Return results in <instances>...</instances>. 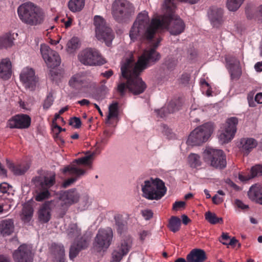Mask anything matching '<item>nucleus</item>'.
<instances>
[{"instance_id": "23", "label": "nucleus", "mask_w": 262, "mask_h": 262, "mask_svg": "<svg viewBox=\"0 0 262 262\" xmlns=\"http://www.w3.org/2000/svg\"><path fill=\"white\" fill-rule=\"evenodd\" d=\"M53 202H46L40 207L38 212V220L43 223H48L51 219V211L53 209Z\"/></svg>"}, {"instance_id": "41", "label": "nucleus", "mask_w": 262, "mask_h": 262, "mask_svg": "<svg viewBox=\"0 0 262 262\" xmlns=\"http://www.w3.org/2000/svg\"><path fill=\"white\" fill-rule=\"evenodd\" d=\"M80 47V40L78 37H73L67 43L68 51L72 53Z\"/></svg>"}, {"instance_id": "32", "label": "nucleus", "mask_w": 262, "mask_h": 262, "mask_svg": "<svg viewBox=\"0 0 262 262\" xmlns=\"http://www.w3.org/2000/svg\"><path fill=\"white\" fill-rule=\"evenodd\" d=\"M34 212L32 205L30 203H26L23 206L22 209L21 219L25 222H29L32 219Z\"/></svg>"}, {"instance_id": "44", "label": "nucleus", "mask_w": 262, "mask_h": 262, "mask_svg": "<svg viewBox=\"0 0 262 262\" xmlns=\"http://www.w3.org/2000/svg\"><path fill=\"white\" fill-rule=\"evenodd\" d=\"M188 162L190 166L196 168L201 164L200 157L195 154H191L188 157Z\"/></svg>"}, {"instance_id": "52", "label": "nucleus", "mask_w": 262, "mask_h": 262, "mask_svg": "<svg viewBox=\"0 0 262 262\" xmlns=\"http://www.w3.org/2000/svg\"><path fill=\"white\" fill-rule=\"evenodd\" d=\"M93 155H89L87 156H85L83 158H79L75 160V162L78 164H85L88 165L89 164V161L90 159L92 158Z\"/></svg>"}, {"instance_id": "55", "label": "nucleus", "mask_w": 262, "mask_h": 262, "mask_svg": "<svg viewBox=\"0 0 262 262\" xmlns=\"http://www.w3.org/2000/svg\"><path fill=\"white\" fill-rule=\"evenodd\" d=\"M142 214L144 218L147 220L150 219L153 216L152 211L148 209L143 210Z\"/></svg>"}, {"instance_id": "12", "label": "nucleus", "mask_w": 262, "mask_h": 262, "mask_svg": "<svg viewBox=\"0 0 262 262\" xmlns=\"http://www.w3.org/2000/svg\"><path fill=\"white\" fill-rule=\"evenodd\" d=\"M238 119L236 117L228 119L226 123L221 128L219 139L222 143H227L234 138L236 132Z\"/></svg>"}, {"instance_id": "2", "label": "nucleus", "mask_w": 262, "mask_h": 262, "mask_svg": "<svg viewBox=\"0 0 262 262\" xmlns=\"http://www.w3.org/2000/svg\"><path fill=\"white\" fill-rule=\"evenodd\" d=\"M167 12L169 13L168 17H156L151 20L146 11L140 12L134 21L129 31L131 40L150 41L154 37L156 33L159 30L166 28L171 34L177 35L184 32L185 25L179 17H174L172 11L165 7Z\"/></svg>"}, {"instance_id": "18", "label": "nucleus", "mask_w": 262, "mask_h": 262, "mask_svg": "<svg viewBox=\"0 0 262 262\" xmlns=\"http://www.w3.org/2000/svg\"><path fill=\"white\" fill-rule=\"evenodd\" d=\"M227 68L229 70L231 78L237 80L242 74L239 61L233 56H228L226 57Z\"/></svg>"}, {"instance_id": "59", "label": "nucleus", "mask_w": 262, "mask_h": 262, "mask_svg": "<svg viewBox=\"0 0 262 262\" xmlns=\"http://www.w3.org/2000/svg\"><path fill=\"white\" fill-rule=\"evenodd\" d=\"M9 185L7 183L0 184V191L2 193H6L9 190Z\"/></svg>"}, {"instance_id": "54", "label": "nucleus", "mask_w": 262, "mask_h": 262, "mask_svg": "<svg viewBox=\"0 0 262 262\" xmlns=\"http://www.w3.org/2000/svg\"><path fill=\"white\" fill-rule=\"evenodd\" d=\"M185 205V202L177 201L173 204L172 208L174 210H178L180 208H184Z\"/></svg>"}, {"instance_id": "63", "label": "nucleus", "mask_w": 262, "mask_h": 262, "mask_svg": "<svg viewBox=\"0 0 262 262\" xmlns=\"http://www.w3.org/2000/svg\"><path fill=\"white\" fill-rule=\"evenodd\" d=\"M0 262H11L10 257L6 254H0Z\"/></svg>"}, {"instance_id": "60", "label": "nucleus", "mask_w": 262, "mask_h": 262, "mask_svg": "<svg viewBox=\"0 0 262 262\" xmlns=\"http://www.w3.org/2000/svg\"><path fill=\"white\" fill-rule=\"evenodd\" d=\"M190 79V76L189 74L185 73L182 74L181 78V82L183 84H187L188 83Z\"/></svg>"}, {"instance_id": "39", "label": "nucleus", "mask_w": 262, "mask_h": 262, "mask_svg": "<svg viewBox=\"0 0 262 262\" xmlns=\"http://www.w3.org/2000/svg\"><path fill=\"white\" fill-rule=\"evenodd\" d=\"M54 249V252L56 255V257L58 259V262L59 260L63 259L64 261V249L62 245L55 244L52 245Z\"/></svg>"}, {"instance_id": "6", "label": "nucleus", "mask_w": 262, "mask_h": 262, "mask_svg": "<svg viewBox=\"0 0 262 262\" xmlns=\"http://www.w3.org/2000/svg\"><path fill=\"white\" fill-rule=\"evenodd\" d=\"M213 125L207 122L195 128L189 135L187 141L188 144L192 146L200 145L206 142L213 133Z\"/></svg>"}, {"instance_id": "49", "label": "nucleus", "mask_w": 262, "mask_h": 262, "mask_svg": "<svg viewBox=\"0 0 262 262\" xmlns=\"http://www.w3.org/2000/svg\"><path fill=\"white\" fill-rule=\"evenodd\" d=\"M252 177L262 176V165H256L251 169Z\"/></svg>"}, {"instance_id": "14", "label": "nucleus", "mask_w": 262, "mask_h": 262, "mask_svg": "<svg viewBox=\"0 0 262 262\" xmlns=\"http://www.w3.org/2000/svg\"><path fill=\"white\" fill-rule=\"evenodd\" d=\"M40 52L49 67L54 69L60 65L61 60L59 55L56 51L51 50L48 46L41 45Z\"/></svg>"}, {"instance_id": "62", "label": "nucleus", "mask_w": 262, "mask_h": 262, "mask_svg": "<svg viewBox=\"0 0 262 262\" xmlns=\"http://www.w3.org/2000/svg\"><path fill=\"white\" fill-rule=\"evenodd\" d=\"M212 200L213 203L215 204H220L223 201V199L222 198L218 196L217 194H215L214 196H213Z\"/></svg>"}, {"instance_id": "58", "label": "nucleus", "mask_w": 262, "mask_h": 262, "mask_svg": "<svg viewBox=\"0 0 262 262\" xmlns=\"http://www.w3.org/2000/svg\"><path fill=\"white\" fill-rule=\"evenodd\" d=\"M235 204L236 206L242 209H246L249 208L248 206L244 204L243 202L239 200H236L235 201Z\"/></svg>"}, {"instance_id": "15", "label": "nucleus", "mask_w": 262, "mask_h": 262, "mask_svg": "<svg viewBox=\"0 0 262 262\" xmlns=\"http://www.w3.org/2000/svg\"><path fill=\"white\" fill-rule=\"evenodd\" d=\"M31 118L24 114L15 115L11 117L7 122L6 127L11 129H26L31 125Z\"/></svg>"}, {"instance_id": "48", "label": "nucleus", "mask_w": 262, "mask_h": 262, "mask_svg": "<svg viewBox=\"0 0 262 262\" xmlns=\"http://www.w3.org/2000/svg\"><path fill=\"white\" fill-rule=\"evenodd\" d=\"M53 102L54 98L53 95L51 93H50L48 94L46 98L44 100L43 103V109L46 110L49 109L50 107V106L53 104Z\"/></svg>"}, {"instance_id": "57", "label": "nucleus", "mask_w": 262, "mask_h": 262, "mask_svg": "<svg viewBox=\"0 0 262 262\" xmlns=\"http://www.w3.org/2000/svg\"><path fill=\"white\" fill-rule=\"evenodd\" d=\"M150 234V233L147 230H142L140 231L139 233L140 240L143 241L146 238V237H147Z\"/></svg>"}, {"instance_id": "25", "label": "nucleus", "mask_w": 262, "mask_h": 262, "mask_svg": "<svg viewBox=\"0 0 262 262\" xmlns=\"http://www.w3.org/2000/svg\"><path fill=\"white\" fill-rule=\"evenodd\" d=\"M248 195L251 200L262 205V185L259 184L252 185L248 192Z\"/></svg>"}, {"instance_id": "20", "label": "nucleus", "mask_w": 262, "mask_h": 262, "mask_svg": "<svg viewBox=\"0 0 262 262\" xmlns=\"http://www.w3.org/2000/svg\"><path fill=\"white\" fill-rule=\"evenodd\" d=\"M80 198V194L76 189L73 188L61 192L59 199L70 206L77 203Z\"/></svg>"}, {"instance_id": "8", "label": "nucleus", "mask_w": 262, "mask_h": 262, "mask_svg": "<svg viewBox=\"0 0 262 262\" xmlns=\"http://www.w3.org/2000/svg\"><path fill=\"white\" fill-rule=\"evenodd\" d=\"M94 25L97 39L103 40L107 46H110L115 37L112 29L107 26L104 18L99 15L95 16Z\"/></svg>"}, {"instance_id": "24", "label": "nucleus", "mask_w": 262, "mask_h": 262, "mask_svg": "<svg viewBox=\"0 0 262 262\" xmlns=\"http://www.w3.org/2000/svg\"><path fill=\"white\" fill-rule=\"evenodd\" d=\"M88 246V241L81 238L77 242H74L71 246L69 252L70 259L73 260L82 250L85 249Z\"/></svg>"}, {"instance_id": "64", "label": "nucleus", "mask_w": 262, "mask_h": 262, "mask_svg": "<svg viewBox=\"0 0 262 262\" xmlns=\"http://www.w3.org/2000/svg\"><path fill=\"white\" fill-rule=\"evenodd\" d=\"M255 100L258 103H262V93H259L256 95Z\"/></svg>"}, {"instance_id": "31", "label": "nucleus", "mask_w": 262, "mask_h": 262, "mask_svg": "<svg viewBox=\"0 0 262 262\" xmlns=\"http://www.w3.org/2000/svg\"><path fill=\"white\" fill-rule=\"evenodd\" d=\"M14 38L10 33H6L0 36V49L11 48L13 45Z\"/></svg>"}, {"instance_id": "27", "label": "nucleus", "mask_w": 262, "mask_h": 262, "mask_svg": "<svg viewBox=\"0 0 262 262\" xmlns=\"http://www.w3.org/2000/svg\"><path fill=\"white\" fill-rule=\"evenodd\" d=\"M206 259L205 252L200 249L192 250L186 256V260L188 262H204Z\"/></svg>"}, {"instance_id": "16", "label": "nucleus", "mask_w": 262, "mask_h": 262, "mask_svg": "<svg viewBox=\"0 0 262 262\" xmlns=\"http://www.w3.org/2000/svg\"><path fill=\"white\" fill-rule=\"evenodd\" d=\"M20 79L25 87L34 90L38 82V78L35 75V72L32 68H24L20 74Z\"/></svg>"}, {"instance_id": "42", "label": "nucleus", "mask_w": 262, "mask_h": 262, "mask_svg": "<svg viewBox=\"0 0 262 262\" xmlns=\"http://www.w3.org/2000/svg\"><path fill=\"white\" fill-rule=\"evenodd\" d=\"M205 219L212 224H216L217 223H223V219L222 217H218L215 213L208 211L205 215Z\"/></svg>"}, {"instance_id": "29", "label": "nucleus", "mask_w": 262, "mask_h": 262, "mask_svg": "<svg viewBox=\"0 0 262 262\" xmlns=\"http://www.w3.org/2000/svg\"><path fill=\"white\" fill-rule=\"evenodd\" d=\"M240 148L245 155L249 153L257 145V141L252 138H243L240 141Z\"/></svg>"}, {"instance_id": "11", "label": "nucleus", "mask_w": 262, "mask_h": 262, "mask_svg": "<svg viewBox=\"0 0 262 262\" xmlns=\"http://www.w3.org/2000/svg\"><path fill=\"white\" fill-rule=\"evenodd\" d=\"M69 84L72 88L81 91L91 89L95 86L93 81V77L84 72L74 75L70 79Z\"/></svg>"}, {"instance_id": "50", "label": "nucleus", "mask_w": 262, "mask_h": 262, "mask_svg": "<svg viewBox=\"0 0 262 262\" xmlns=\"http://www.w3.org/2000/svg\"><path fill=\"white\" fill-rule=\"evenodd\" d=\"M69 124L75 128H79L81 126V121L79 118L74 117L70 119Z\"/></svg>"}, {"instance_id": "38", "label": "nucleus", "mask_w": 262, "mask_h": 262, "mask_svg": "<svg viewBox=\"0 0 262 262\" xmlns=\"http://www.w3.org/2000/svg\"><path fill=\"white\" fill-rule=\"evenodd\" d=\"M178 61L171 56H168L164 59L163 65L168 70L173 71L176 67Z\"/></svg>"}, {"instance_id": "61", "label": "nucleus", "mask_w": 262, "mask_h": 262, "mask_svg": "<svg viewBox=\"0 0 262 262\" xmlns=\"http://www.w3.org/2000/svg\"><path fill=\"white\" fill-rule=\"evenodd\" d=\"M237 244H238V247H240L241 244L238 243V241L235 237H233L230 238L228 243V245H230L233 247H234Z\"/></svg>"}, {"instance_id": "36", "label": "nucleus", "mask_w": 262, "mask_h": 262, "mask_svg": "<svg viewBox=\"0 0 262 262\" xmlns=\"http://www.w3.org/2000/svg\"><path fill=\"white\" fill-rule=\"evenodd\" d=\"M181 225V221L176 216H172L169 220L168 227L169 230L175 233L179 231Z\"/></svg>"}, {"instance_id": "3", "label": "nucleus", "mask_w": 262, "mask_h": 262, "mask_svg": "<svg viewBox=\"0 0 262 262\" xmlns=\"http://www.w3.org/2000/svg\"><path fill=\"white\" fill-rule=\"evenodd\" d=\"M17 11L21 21L31 26L40 25L45 19L43 10L31 2L22 4L18 7Z\"/></svg>"}, {"instance_id": "53", "label": "nucleus", "mask_w": 262, "mask_h": 262, "mask_svg": "<svg viewBox=\"0 0 262 262\" xmlns=\"http://www.w3.org/2000/svg\"><path fill=\"white\" fill-rule=\"evenodd\" d=\"M230 239V236L227 233H223L220 239V242L223 245H228V243Z\"/></svg>"}, {"instance_id": "43", "label": "nucleus", "mask_w": 262, "mask_h": 262, "mask_svg": "<svg viewBox=\"0 0 262 262\" xmlns=\"http://www.w3.org/2000/svg\"><path fill=\"white\" fill-rule=\"evenodd\" d=\"M245 0H227V7L230 11H236Z\"/></svg>"}, {"instance_id": "22", "label": "nucleus", "mask_w": 262, "mask_h": 262, "mask_svg": "<svg viewBox=\"0 0 262 262\" xmlns=\"http://www.w3.org/2000/svg\"><path fill=\"white\" fill-rule=\"evenodd\" d=\"M63 173H66L69 172L70 174L76 175V178H71L66 180L62 184L63 188H67L74 183L77 179V177L85 173V170L79 169L75 166H68L63 169Z\"/></svg>"}, {"instance_id": "51", "label": "nucleus", "mask_w": 262, "mask_h": 262, "mask_svg": "<svg viewBox=\"0 0 262 262\" xmlns=\"http://www.w3.org/2000/svg\"><path fill=\"white\" fill-rule=\"evenodd\" d=\"M113 133L107 130H105L103 132V135L101 137V143L105 145L107 144L108 139L112 136Z\"/></svg>"}, {"instance_id": "26", "label": "nucleus", "mask_w": 262, "mask_h": 262, "mask_svg": "<svg viewBox=\"0 0 262 262\" xmlns=\"http://www.w3.org/2000/svg\"><path fill=\"white\" fill-rule=\"evenodd\" d=\"M14 230V221L11 219L2 220L0 221V234L3 236H9Z\"/></svg>"}, {"instance_id": "47", "label": "nucleus", "mask_w": 262, "mask_h": 262, "mask_svg": "<svg viewBox=\"0 0 262 262\" xmlns=\"http://www.w3.org/2000/svg\"><path fill=\"white\" fill-rule=\"evenodd\" d=\"M114 219L115 221V224L117 227V232L121 234L123 231L124 227L123 221L122 220L121 217L119 215H115Z\"/></svg>"}, {"instance_id": "46", "label": "nucleus", "mask_w": 262, "mask_h": 262, "mask_svg": "<svg viewBox=\"0 0 262 262\" xmlns=\"http://www.w3.org/2000/svg\"><path fill=\"white\" fill-rule=\"evenodd\" d=\"M50 196L49 191L46 189H41L40 187V191L35 196V200L37 201L40 202L48 199Z\"/></svg>"}, {"instance_id": "40", "label": "nucleus", "mask_w": 262, "mask_h": 262, "mask_svg": "<svg viewBox=\"0 0 262 262\" xmlns=\"http://www.w3.org/2000/svg\"><path fill=\"white\" fill-rule=\"evenodd\" d=\"M118 116V103L115 102L110 105L108 107V115L107 116V120L114 118H117Z\"/></svg>"}, {"instance_id": "9", "label": "nucleus", "mask_w": 262, "mask_h": 262, "mask_svg": "<svg viewBox=\"0 0 262 262\" xmlns=\"http://www.w3.org/2000/svg\"><path fill=\"white\" fill-rule=\"evenodd\" d=\"M113 238V232L111 228L99 229L93 242L94 249L98 252L106 251L111 245Z\"/></svg>"}, {"instance_id": "28", "label": "nucleus", "mask_w": 262, "mask_h": 262, "mask_svg": "<svg viewBox=\"0 0 262 262\" xmlns=\"http://www.w3.org/2000/svg\"><path fill=\"white\" fill-rule=\"evenodd\" d=\"M12 74V65L9 58L3 59L0 63V77L4 80L9 79Z\"/></svg>"}, {"instance_id": "13", "label": "nucleus", "mask_w": 262, "mask_h": 262, "mask_svg": "<svg viewBox=\"0 0 262 262\" xmlns=\"http://www.w3.org/2000/svg\"><path fill=\"white\" fill-rule=\"evenodd\" d=\"M132 244L133 240L130 236L124 237L116 244L112 252V262H120L123 257L128 253L132 248Z\"/></svg>"}, {"instance_id": "30", "label": "nucleus", "mask_w": 262, "mask_h": 262, "mask_svg": "<svg viewBox=\"0 0 262 262\" xmlns=\"http://www.w3.org/2000/svg\"><path fill=\"white\" fill-rule=\"evenodd\" d=\"M50 202H53V208L54 207L55 211L59 217H63L66 214L70 206L59 199L56 201H51Z\"/></svg>"}, {"instance_id": "4", "label": "nucleus", "mask_w": 262, "mask_h": 262, "mask_svg": "<svg viewBox=\"0 0 262 262\" xmlns=\"http://www.w3.org/2000/svg\"><path fill=\"white\" fill-rule=\"evenodd\" d=\"M135 12V7L128 0H115L111 8V13L114 20L119 24L128 22Z\"/></svg>"}, {"instance_id": "21", "label": "nucleus", "mask_w": 262, "mask_h": 262, "mask_svg": "<svg viewBox=\"0 0 262 262\" xmlns=\"http://www.w3.org/2000/svg\"><path fill=\"white\" fill-rule=\"evenodd\" d=\"M181 105L180 100L177 99L172 100L164 107L157 110V115L161 118H164L168 114L173 113L179 110Z\"/></svg>"}, {"instance_id": "19", "label": "nucleus", "mask_w": 262, "mask_h": 262, "mask_svg": "<svg viewBox=\"0 0 262 262\" xmlns=\"http://www.w3.org/2000/svg\"><path fill=\"white\" fill-rule=\"evenodd\" d=\"M208 15L213 27L219 28L223 22V10L216 6H211L208 11Z\"/></svg>"}, {"instance_id": "33", "label": "nucleus", "mask_w": 262, "mask_h": 262, "mask_svg": "<svg viewBox=\"0 0 262 262\" xmlns=\"http://www.w3.org/2000/svg\"><path fill=\"white\" fill-rule=\"evenodd\" d=\"M67 233L69 238H76L81 235V230L77 224L72 223L69 225Z\"/></svg>"}, {"instance_id": "37", "label": "nucleus", "mask_w": 262, "mask_h": 262, "mask_svg": "<svg viewBox=\"0 0 262 262\" xmlns=\"http://www.w3.org/2000/svg\"><path fill=\"white\" fill-rule=\"evenodd\" d=\"M30 164L25 162L13 165L12 170L16 175H23L25 174L30 168Z\"/></svg>"}, {"instance_id": "7", "label": "nucleus", "mask_w": 262, "mask_h": 262, "mask_svg": "<svg viewBox=\"0 0 262 262\" xmlns=\"http://www.w3.org/2000/svg\"><path fill=\"white\" fill-rule=\"evenodd\" d=\"M203 158L205 162L217 169H224L227 165L226 155L221 149L207 147L203 152Z\"/></svg>"}, {"instance_id": "35", "label": "nucleus", "mask_w": 262, "mask_h": 262, "mask_svg": "<svg viewBox=\"0 0 262 262\" xmlns=\"http://www.w3.org/2000/svg\"><path fill=\"white\" fill-rule=\"evenodd\" d=\"M85 0H70L68 8L72 12L80 11L84 7Z\"/></svg>"}, {"instance_id": "45", "label": "nucleus", "mask_w": 262, "mask_h": 262, "mask_svg": "<svg viewBox=\"0 0 262 262\" xmlns=\"http://www.w3.org/2000/svg\"><path fill=\"white\" fill-rule=\"evenodd\" d=\"M183 2H187L191 4H194L197 3L199 0H181ZM174 0H164V6L166 7L170 10V11H172L176 8V5L174 3Z\"/></svg>"}, {"instance_id": "10", "label": "nucleus", "mask_w": 262, "mask_h": 262, "mask_svg": "<svg viewBox=\"0 0 262 262\" xmlns=\"http://www.w3.org/2000/svg\"><path fill=\"white\" fill-rule=\"evenodd\" d=\"M78 58L79 61L85 66H100L105 62L99 52L94 48H86L81 51Z\"/></svg>"}, {"instance_id": "5", "label": "nucleus", "mask_w": 262, "mask_h": 262, "mask_svg": "<svg viewBox=\"0 0 262 262\" xmlns=\"http://www.w3.org/2000/svg\"><path fill=\"white\" fill-rule=\"evenodd\" d=\"M164 183L160 179L146 180L142 185V196L149 200H159L166 192Z\"/></svg>"}, {"instance_id": "17", "label": "nucleus", "mask_w": 262, "mask_h": 262, "mask_svg": "<svg viewBox=\"0 0 262 262\" xmlns=\"http://www.w3.org/2000/svg\"><path fill=\"white\" fill-rule=\"evenodd\" d=\"M12 256L14 262H33V256L29 247L26 244H22L15 250Z\"/></svg>"}, {"instance_id": "34", "label": "nucleus", "mask_w": 262, "mask_h": 262, "mask_svg": "<svg viewBox=\"0 0 262 262\" xmlns=\"http://www.w3.org/2000/svg\"><path fill=\"white\" fill-rule=\"evenodd\" d=\"M55 174H53L50 176H45L43 180L40 183V187L41 189H49L52 187L56 182Z\"/></svg>"}, {"instance_id": "1", "label": "nucleus", "mask_w": 262, "mask_h": 262, "mask_svg": "<svg viewBox=\"0 0 262 262\" xmlns=\"http://www.w3.org/2000/svg\"><path fill=\"white\" fill-rule=\"evenodd\" d=\"M161 41L160 38L153 44L152 48L145 50L139 57L136 63L127 59L121 66L120 81L115 90L119 96L122 98L127 91L135 95L143 93L146 88V83L140 77L141 73L146 69L155 64L161 58L160 54L156 51Z\"/></svg>"}, {"instance_id": "56", "label": "nucleus", "mask_w": 262, "mask_h": 262, "mask_svg": "<svg viewBox=\"0 0 262 262\" xmlns=\"http://www.w3.org/2000/svg\"><path fill=\"white\" fill-rule=\"evenodd\" d=\"M254 177H252L251 173L250 174H246V175H243L242 173H239L238 174V179L240 181L242 182H246L251 179L253 178Z\"/></svg>"}]
</instances>
